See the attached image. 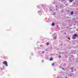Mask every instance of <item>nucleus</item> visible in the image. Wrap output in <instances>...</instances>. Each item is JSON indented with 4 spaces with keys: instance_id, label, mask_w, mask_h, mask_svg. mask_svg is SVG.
Returning a JSON list of instances; mask_svg holds the SVG:
<instances>
[{
    "instance_id": "nucleus-1",
    "label": "nucleus",
    "mask_w": 78,
    "mask_h": 78,
    "mask_svg": "<svg viewBox=\"0 0 78 78\" xmlns=\"http://www.w3.org/2000/svg\"><path fill=\"white\" fill-rule=\"evenodd\" d=\"M3 63L4 64H5V65L6 67L8 66V63L7 62V61H5L4 62H3Z\"/></svg>"
},
{
    "instance_id": "nucleus-2",
    "label": "nucleus",
    "mask_w": 78,
    "mask_h": 78,
    "mask_svg": "<svg viewBox=\"0 0 78 78\" xmlns=\"http://www.w3.org/2000/svg\"><path fill=\"white\" fill-rule=\"evenodd\" d=\"M72 38L73 39H76V37H75L74 36H73L72 37Z\"/></svg>"
},
{
    "instance_id": "nucleus-3",
    "label": "nucleus",
    "mask_w": 78,
    "mask_h": 78,
    "mask_svg": "<svg viewBox=\"0 0 78 78\" xmlns=\"http://www.w3.org/2000/svg\"><path fill=\"white\" fill-rule=\"evenodd\" d=\"M73 36L75 37H77L78 36H77V35H76V34H74Z\"/></svg>"
},
{
    "instance_id": "nucleus-4",
    "label": "nucleus",
    "mask_w": 78,
    "mask_h": 78,
    "mask_svg": "<svg viewBox=\"0 0 78 78\" xmlns=\"http://www.w3.org/2000/svg\"><path fill=\"white\" fill-rule=\"evenodd\" d=\"M71 15H73V12L71 11Z\"/></svg>"
},
{
    "instance_id": "nucleus-5",
    "label": "nucleus",
    "mask_w": 78,
    "mask_h": 78,
    "mask_svg": "<svg viewBox=\"0 0 78 78\" xmlns=\"http://www.w3.org/2000/svg\"><path fill=\"white\" fill-rule=\"evenodd\" d=\"M51 25L52 26H55V23H52Z\"/></svg>"
},
{
    "instance_id": "nucleus-6",
    "label": "nucleus",
    "mask_w": 78,
    "mask_h": 78,
    "mask_svg": "<svg viewBox=\"0 0 78 78\" xmlns=\"http://www.w3.org/2000/svg\"><path fill=\"white\" fill-rule=\"evenodd\" d=\"M53 60V58H51L50 59V61H52Z\"/></svg>"
},
{
    "instance_id": "nucleus-7",
    "label": "nucleus",
    "mask_w": 78,
    "mask_h": 78,
    "mask_svg": "<svg viewBox=\"0 0 78 78\" xmlns=\"http://www.w3.org/2000/svg\"><path fill=\"white\" fill-rule=\"evenodd\" d=\"M73 0H70L69 1L70 2H73Z\"/></svg>"
},
{
    "instance_id": "nucleus-8",
    "label": "nucleus",
    "mask_w": 78,
    "mask_h": 78,
    "mask_svg": "<svg viewBox=\"0 0 78 78\" xmlns=\"http://www.w3.org/2000/svg\"><path fill=\"white\" fill-rule=\"evenodd\" d=\"M53 38L56 39V37H53Z\"/></svg>"
},
{
    "instance_id": "nucleus-9",
    "label": "nucleus",
    "mask_w": 78,
    "mask_h": 78,
    "mask_svg": "<svg viewBox=\"0 0 78 78\" xmlns=\"http://www.w3.org/2000/svg\"><path fill=\"white\" fill-rule=\"evenodd\" d=\"M47 45H49V43H47Z\"/></svg>"
},
{
    "instance_id": "nucleus-10",
    "label": "nucleus",
    "mask_w": 78,
    "mask_h": 78,
    "mask_svg": "<svg viewBox=\"0 0 78 78\" xmlns=\"http://www.w3.org/2000/svg\"><path fill=\"white\" fill-rule=\"evenodd\" d=\"M59 58H61V55H59Z\"/></svg>"
},
{
    "instance_id": "nucleus-11",
    "label": "nucleus",
    "mask_w": 78,
    "mask_h": 78,
    "mask_svg": "<svg viewBox=\"0 0 78 78\" xmlns=\"http://www.w3.org/2000/svg\"><path fill=\"white\" fill-rule=\"evenodd\" d=\"M42 53H44V51H42Z\"/></svg>"
},
{
    "instance_id": "nucleus-12",
    "label": "nucleus",
    "mask_w": 78,
    "mask_h": 78,
    "mask_svg": "<svg viewBox=\"0 0 78 78\" xmlns=\"http://www.w3.org/2000/svg\"><path fill=\"white\" fill-rule=\"evenodd\" d=\"M52 66H54V63H52Z\"/></svg>"
},
{
    "instance_id": "nucleus-13",
    "label": "nucleus",
    "mask_w": 78,
    "mask_h": 78,
    "mask_svg": "<svg viewBox=\"0 0 78 78\" xmlns=\"http://www.w3.org/2000/svg\"><path fill=\"white\" fill-rule=\"evenodd\" d=\"M62 70H64V69L63 68H62Z\"/></svg>"
},
{
    "instance_id": "nucleus-14",
    "label": "nucleus",
    "mask_w": 78,
    "mask_h": 78,
    "mask_svg": "<svg viewBox=\"0 0 78 78\" xmlns=\"http://www.w3.org/2000/svg\"><path fill=\"white\" fill-rule=\"evenodd\" d=\"M73 1H74V0H73Z\"/></svg>"
}]
</instances>
